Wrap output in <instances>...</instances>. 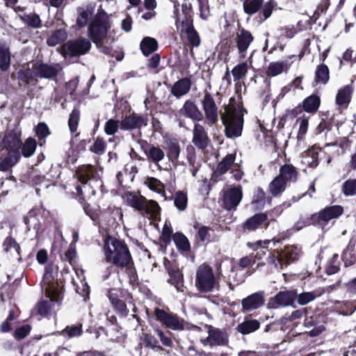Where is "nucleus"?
Returning a JSON list of instances; mask_svg holds the SVG:
<instances>
[{
	"mask_svg": "<svg viewBox=\"0 0 356 356\" xmlns=\"http://www.w3.org/2000/svg\"><path fill=\"white\" fill-rule=\"evenodd\" d=\"M158 49L159 42L154 38L145 36L140 42V50L145 57L154 54Z\"/></svg>",
	"mask_w": 356,
	"mask_h": 356,
	"instance_id": "obj_35",
	"label": "nucleus"
},
{
	"mask_svg": "<svg viewBox=\"0 0 356 356\" xmlns=\"http://www.w3.org/2000/svg\"><path fill=\"white\" fill-rule=\"evenodd\" d=\"M22 146V131L18 127L8 130L1 143V152L21 157L20 147Z\"/></svg>",
	"mask_w": 356,
	"mask_h": 356,
	"instance_id": "obj_10",
	"label": "nucleus"
},
{
	"mask_svg": "<svg viewBox=\"0 0 356 356\" xmlns=\"http://www.w3.org/2000/svg\"><path fill=\"white\" fill-rule=\"evenodd\" d=\"M35 70H33V67L30 68L29 65L26 67H23L17 72V79L19 84L24 86H35L38 83Z\"/></svg>",
	"mask_w": 356,
	"mask_h": 356,
	"instance_id": "obj_28",
	"label": "nucleus"
},
{
	"mask_svg": "<svg viewBox=\"0 0 356 356\" xmlns=\"http://www.w3.org/2000/svg\"><path fill=\"white\" fill-rule=\"evenodd\" d=\"M95 9V3H88L85 7H79L77 9L78 15L76 24L79 29L84 28L91 19L88 27V35L90 40L95 44L97 48L104 54L109 56H115L118 61L124 58V52H116L110 46L104 45V42L106 39L108 33L111 29V21L108 13L102 8L97 10L94 15Z\"/></svg>",
	"mask_w": 356,
	"mask_h": 356,
	"instance_id": "obj_1",
	"label": "nucleus"
},
{
	"mask_svg": "<svg viewBox=\"0 0 356 356\" xmlns=\"http://www.w3.org/2000/svg\"><path fill=\"white\" fill-rule=\"evenodd\" d=\"M321 295V293H319L316 291L303 292L300 294L297 293L296 300L300 305H305L314 300L317 297L320 296Z\"/></svg>",
	"mask_w": 356,
	"mask_h": 356,
	"instance_id": "obj_58",
	"label": "nucleus"
},
{
	"mask_svg": "<svg viewBox=\"0 0 356 356\" xmlns=\"http://www.w3.org/2000/svg\"><path fill=\"white\" fill-rule=\"evenodd\" d=\"M44 213H49V211L46 210L43 204H41L40 207H35L32 208L28 213L24 216L23 221L26 226L28 230L31 229L30 221L31 218H36L38 215H42Z\"/></svg>",
	"mask_w": 356,
	"mask_h": 356,
	"instance_id": "obj_57",
	"label": "nucleus"
},
{
	"mask_svg": "<svg viewBox=\"0 0 356 356\" xmlns=\"http://www.w3.org/2000/svg\"><path fill=\"white\" fill-rule=\"evenodd\" d=\"M3 251L6 253H8L13 248L17 252L19 259L18 260H21L22 257V249L20 245L17 242L15 238L10 234L3 241L2 243Z\"/></svg>",
	"mask_w": 356,
	"mask_h": 356,
	"instance_id": "obj_51",
	"label": "nucleus"
},
{
	"mask_svg": "<svg viewBox=\"0 0 356 356\" xmlns=\"http://www.w3.org/2000/svg\"><path fill=\"white\" fill-rule=\"evenodd\" d=\"M218 284L213 268L207 265H200L196 271L195 286L200 293H209Z\"/></svg>",
	"mask_w": 356,
	"mask_h": 356,
	"instance_id": "obj_9",
	"label": "nucleus"
},
{
	"mask_svg": "<svg viewBox=\"0 0 356 356\" xmlns=\"http://www.w3.org/2000/svg\"><path fill=\"white\" fill-rule=\"evenodd\" d=\"M11 56L9 47L6 44H0V70H8L10 66Z\"/></svg>",
	"mask_w": 356,
	"mask_h": 356,
	"instance_id": "obj_47",
	"label": "nucleus"
},
{
	"mask_svg": "<svg viewBox=\"0 0 356 356\" xmlns=\"http://www.w3.org/2000/svg\"><path fill=\"white\" fill-rule=\"evenodd\" d=\"M248 72V65L246 62L236 65L232 70L234 81H239L245 78Z\"/></svg>",
	"mask_w": 356,
	"mask_h": 356,
	"instance_id": "obj_59",
	"label": "nucleus"
},
{
	"mask_svg": "<svg viewBox=\"0 0 356 356\" xmlns=\"http://www.w3.org/2000/svg\"><path fill=\"white\" fill-rule=\"evenodd\" d=\"M145 184L152 191L161 194L167 200L165 193V186L163 182L155 177H147L145 181Z\"/></svg>",
	"mask_w": 356,
	"mask_h": 356,
	"instance_id": "obj_53",
	"label": "nucleus"
},
{
	"mask_svg": "<svg viewBox=\"0 0 356 356\" xmlns=\"http://www.w3.org/2000/svg\"><path fill=\"white\" fill-rule=\"evenodd\" d=\"M102 216L107 220L108 225L111 227L119 225V222L123 220L122 209L115 206L109 205L108 208L102 212Z\"/></svg>",
	"mask_w": 356,
	"mask_h": 356,
	"instance_id": "obj_32",
	"label": "nucleus"
},
{
	"mask_svg": "<svg viewBox=\"0 0 356 356\" xmlns=\"http://www.w3.org/2000/svg\"><path fill=\"white\" fill-rule=\"evenodd\" d=\"M106 143L104 138L97 137L93 144L90 147L89 150L97 155H102L105 153Z\"/></svg>",
	"mask_w": 356,
	"mask_h": 356,
	"instance_id": "obj_63",
	"label": "nucleus"
},
{
	"mask_svg": "<svg viewBox=\"0 0 356 356\" xmlns=\"http://www.w3.org/2000/svg\"><path fill=\"white\" fill-rule=\"evenodd\" d=\"M191 86L192 82L190 78H181L175 82L172 86L170 93L177 99H180L190 92Z\"/></svg>",
	"mask_w": 356,
	"mask_h": 356,
	"instance_id": "obj_30",
	"label": "nucleus"
},
{
	"mask_svg": "<svg viewBox=\"0 0 356 356\" xmlns=\"http://www.w3.org/2000/svg\"><path fill=\"white\" fill-rule=\"evenodd\" d=\"M344 212L341 205L326 206L318 212L305 218H300L295 224V228L300 230L304 227L314 226L323 229L332 220L339 218Z\"/></svg>",
	"mask_w": 356,
	"mask_h": 356,
	"instance_id": "obj_4",
	"label": "nucleus"
},
{
	"mask_svg": "<svg viewBox=\"0 0 356 356\" xmlns=\"http://www.w3.org/2000/svg\"><path fill=\"white\" fill-rule=\"evenodd\" d=\"M179 113L193 122H200L204 119L203 113L200 110L195 101L192 99H187L184 102L182 108L179 110Z\"/></svg>",
	"mask_w": 356,
	"mask_h": 356,
	"instance_id": "obj_24",
	"label": "nucleus"
},
{
	"mask_svg": "<svg viewBox=\"0 0 356 356\" xmlns=\"http://www.w3.org/2000/svg\"><path fill=\"white\" fill-rule=\"evenodd\" d=\"M236 154H227L222 161L218 163L216 168L211 174V179L213 182H218L220 179L221 176L225 175L230 169L231 166L234 164Z\"/></svg>",
	"mask_w": 356,
	"mask_h": 356,
	"instance_id": "obj_25",
	"label": "nucleus"
},
{
	"mask_svg": "<svg viewBox=\"0 0 356 356\" xmlns=\"http://www.w3.org/2000/svg\"><path fill=\"white\" fill-rule=\"evenodd\" d=\"M338 259L339 254L335 253L327 261L325 269V273L327 275H332L337 273L340 270V263Z\"/></svg>",
	"mask_w": 356,
	"mask_h": 356,
	"instance_id": "obj_61",
	"label": "nucleus"
},
{
	"mask_svg": "<svg viewBox=\"0 0 356 356\" xmlns=\"http://www.w3.org/2000/svg\"><path fill=\"white\" fill-rule=\"evenodd\" d=\"M321 116V120L315 131L316 134H320L323 131H329L332 129L333 126L336 124L334 120L335 115L330 111L322 112Z\"/></svg>",
	"mask_w": 356,
	"mask_h": 356,
	"instance_id": "obj_34",
	"label": "nucleus"
},
{
	"mask_svg": "<svg viewBox=\"0 0 356 356\" xmlns=\"http://www.w3.org/2000/svg\"><path fill=\"white\" fill-rule=\"evenodd\" d=\"M18 17L22 22L33 29L42 27V21L40 16L35 13L23 15L19 14Z\"/></svg>",
	"mask_w": 356,
	"mask_h": 356,
	"instance_id": "obj_52",
	"label": "nucleus"
},
{
	"mask_svg": "<svg viewBox=\"0 0 356 356\" xmlns=\"http://www.w3.org/2000/svg\"><path fill=\"white\" fill-rule=\"evenodd\" d=\"M254 40V37L249 30L243 27L238 29L234 40L240 58L246 57L247 51Z\"/></svg>",
	"mask_w": 356,
	"mask_h": 356,
	"instance_id": "obj_18",
	"label": "nucleus"
},
{
	"mask_svg": "<svg viewBox=\"0 0 356 356\" xmlns=\"http://www.w3.org/2000/svg\"><path fill=\"white\" fill-rule=\"evenodd\" d=\"M243 198L241 186L238 185L227 190L223 195L222 206L227 211L236 210Z\"/></svg>",
	"mask_w": 356,
	"mask_h": 356,
	"instance_id": "obj_20",
	"label": "nucleus"
},
{
	"mask_svg": "<svg viewBox=\"0 0 356 356\" xmlns=\"http://www.w3.org/2000/svg\"><path fill=\"white\" fill-rule=\"evenodd\" d=\"M342 192L346 197L356 195V179H348L342 185Z\"/></svg>",
	"mask_w": 356,
	"mask_h": 356,
	"instance_id": "obj_64",
	"label": "nucleus"
},
{
	"mask_svg": "<svg viewBox=\"0 0 356 356\" xmlns=\"http://www.w3.org/2000/svg\"><path fill=\"white\" fill-rule=\"evenodd\" d=\"M248 113L243 102L238 105H225L220 118L225 127V135L228 138H238L242 135L244 125V115Z\"/></svg>",
	"mask_w": 356,
	"mask_h": 356,
	"instance_id": "obj_3",
	"label": "nucleus"
},
{
	"mask_svg": "<svg viewBox=\"0 0 356 356\" xmlns=\"http://www.w3.org/2000/svg\"><path fill=\"white\" fill-rule=\"evenodd\" d=\"M201 105L204 111V117L210 126L216 124L218 121V107L213 95L207 90H204V96L201 99Z\"/></svg>",
	"mask_w": 356,
	"mask_h": 356,
	"instance_id": "obj_14",
	"label": "nucleus"
},
{
	"mask_svg": "<svg viewBox=\"0 0 356 356\" xmlns=\"http://www.w3.org/2000/svg\"><path fill=\"white\" fill-rule=\"evenodd\" d=\"M309 117L306 116L305 114H302L296 119V124H299L296 136L298 140L301 141L305 138L309 128Z\"/></svg>",
	"mask_w": 356,
	"mask_h": 356,
	"instance_id": "obj_54",
	"label": "nucleus"
},
{
	"mask_svg": "<svg viewBox=\"0 0 356 356\" xmlns=\"http://www.w3.org/2000/svg\"><path fill=\"white\" fill-rule=\"evenodd\" d=\"M107 297L115 312L122 318L128 316L129 310L127 303L134 306L135 312V301L131 293L124 289H110L107 293Z\"/></svg>",
	"mask_w": 356,
	"mask_h": 356,
	"instance_id": "obj_7",
	"label": "nucleus"
},
{
	"mask_svg": "<svg viewBox=\"0 0 356 356\" xmlns=\"http://www.w3.org/2000/svg\"><path fill=\"white\" fill-rule=\"evenodd\" d=\"M74 175L78 183L86 185L89 181L96 179L97 171L91 164L81 165L76 168Z\"/></svg>",
	"mask_w": 356,
	"mask_h": 356,
	"instance_id": "obj_26",
	"label": "nucleus"
},
{
	"mask_svg": "<svg viewBox=\"0 0 356 356\" xmlns=\"http://www.w3.org/2000/svg\"><path fill=\"white\" fill-rule=\"evenodd\" d=\"M291 66V63L284 61L271 62L266 69V74L268 76H276L283 72H287Z\"/></svg>",
	"mask_w": 356,
	"mask_h": 356,
	"instance_id": "obj_42",
	"label": "nucleus"
},
{
	"mask_svg": "<svg viewBox=\"0 0 356 356\" xmlns=\"http://www.w3.org/2000/svg\"><path fill=\"white\" fill-rule=\"evenodd\" d=\"M259 327L260 323L259 321L250 319L246 316L242 323L238 324L236 330L241 334L246 335L257 331Z\"/></svg>",
	"mask_w": 356,
	"mask_h": 356,
	"instance_id": "obj_37",
	"label": "nucleus"
},
{
	"mask_svg": "<svg viewBox=\"0 0 356 356\" xmlns=\"http://www.w3.org/2000/svg\"><path fill=\"white\" fill-rule=\"evenodd\" d=\"M282 264L285 266L296 261L300 257V250L295 245H286L281 249Z\"/></svg>",
	"mask_w": 356,
	"mask_h": 356,
	"instance_id": "obj_36",
	"label": "nucleus"
},
{
	"mask_svg": "<svg viewBox=\"0 0 356 356\" xmlns=\"http://www.w3.org/2000/svg\"><path fill=\"white\" fill-rule=\"evenodd\" d=\"M243 6V10L249 17L259 13L258 18L260 22L268 19L275 8L277 6L275 0H268L266 3L264 0H239Z\"/></svg>",
	"mask_w": 356,
	"mask_h": 356,
	"instance_id": "obj_8",
	"label": "nucleus"
},
{
	"mask_svg": "<svg viewBox=\"0 0 356 356\" xmlns=\"http://www.w3.org/2000/svg\"><path fill=\"white\" fill-rule=\"evenodd\" d=\"M287 183L278 175L270 182L268 191L273 197L280 195L286 188Z\"/></svg>",
	"mask_w": 356,
	"mask_h": 356,
	"instance_id": "obj_40",
	"label": "nucleus"
},
{
	"mask_svg": "<svg viewBox=\"0 0 356 356\" xmlns=\"http://www.w3.org/2000/svg\"><path fill=\"white\" fill-rule=\"evenodd\" d=\"M353 87L351 85H346L339 89L335 99L336 104L341 108H347L352 97Z\"/></svg>",
	"mask_w": 356,
	"mask_h": 356,
	"instance_id": "obj_33",
	"label": "nucleus"
},
{
	"mask_svg": "<svg viewBox=\"0 0 356 356\" xmlns=\"http://www.w3.org/2000/svg\"><path fill=\"white\" fill-rule=\"evenodd\" d=\"M276 220L274 218H268L267 212H259L249 217L243 224V232H253L257 229H267L272 222Z\"/></svg>",
	"mask_w": 356,
	"mask_h": 356,
	"instance_id": "obj_12",
	"label": "nucleus"
},
{
	"mask_svg": "<svg viewBox=\"0 0 356 356\" xmlns=\"http://www.w3.org/2000/svg\"><path fill=\"white\" fill-rule=\"evenodd\" d=\"M80 204L82 206L84 213L92 220L95 225H100V210L92 208L87 202L86 199L81 198Z\"/></svg>",
	"mask_w": 356,
	"mask_h": 356,
	"instance_id": "obj_46",
	"label": "nucleus"
},
{
	"mask_svg": "<svg viewBox=\"0 0 356 356\" xmlns=\"http://www.w3.org/2000/svg\"><path fill=\"white\" fill-rule=\"evenodd\" d=\"M172 240L180 252L185 253L191 251L189 240L182 232H175L172 236Z\"/></svg>",
	"mask_w": 356,
	"mask_h": 356,
	"instance_id": "obj_41",
	"label": "nucleus"
},
{
	"mask_svg": "<svg viewBox=\"0 0 356 356\" xmlns=\"http://www.w3.org/2000/svg\"><path fill=\"white\" fill-rule=\"evenodd\" d=\"M266 202V195L264 189L259 186L254 189L251 200V205L255 210L264 208Z\"/></svg>",
	"mask_w": 356,
	"mask_h": 356,
	"instance_id": "obj_39",
	"label": "nucleus"
},
{
	"mask_svg": "<svg viewBox=\"0 0 356 356\" xmlns=\"http://www.w3.org/2000/svg\"><path fill=\"white\" fill-rule=\"evenodd\" d=\"M267 262L268 264L273 266L275 268H282L284 266L282 264V254L281 250H273L269 252L267 257Z\"/></svg>",
	"mask_w": 356,
	"mask_h": 356,
	"instance_id": "obj_60",
	"label": "nucleus"
},
{
	"mask_svg": "<svg viewBox=\"0 0 356 356\" xmlns=\"http://www.w3.org/2000/svg\"><path fill=\"white\" fill-rule=\"evenodd\" d=\"M57 272L54 273V265L52 262L47 264L41 281V286L45 295L51 302L60 303L63 298V285L56 278Z\"/></svg>",
	"mask_w": 356,
	"mask_h": 356,
	"instance_id": "obj_6",
	"label": "nucleus"
},
{
	"mask_svg": "<svg viewBox=\"0 0 356 356\" xmlns=\"http://www.w3.org/2000/svg\"><path fill=\"white\" fill-rule=\"evenodd\" d=\"M90 49V41L82 37L70 40L63 45L65 54L70 57L85 55Z\"/></svg>",
	"mask_w": 356,
	"mask_h": 356,
	"instance_id": "obj_15",
	"label": "nucleus"
},
{
	"mask_svg": "<svg viewBox=\"0 0 356 356\" xmlns=\"http://www.w3.org/2000/svg\"><path fill=\"white\" fill-rule=\"evenodd\" d=\"M165 311L163 309L156 307L154 310V316L155 319L163 325L173 330H181L184 329V320L172 312Z\"/></svg>",
	"mask_w": 356,
	"mask_h": 356,
	"instance_id": "obj_13",
	"label": "nucleus"
},
{
	"mask_svg": "<svg viewBox=\"0 0 356 356\" xmlns=\"http://www.w3.org/2000/svg\"><path fill=\"white\" fill-rule=\"evenodd\" d=\"M126 204L137 211L143 217L154 220L160 214L159 204L152 200H148L143 195H137L134 192H126L123 195Z\"/></svg>",
	"mask_w": 356,
	"mask_h": 356,
	"instance_id": "obj_5",
	"label": "nucleus"
},
{
	"mask_svg": "<svg viewBox=\"0 0 356 356\" xmlns=\"http://www.w3.org/2000/svg\"><path fill=\"white\" fill-rule=\"evenodd\" d=\"M124 268L125 272L129 277V284L131 286L133 289H135L137 286H138L140 282L138 280L137 270L134 266V263L133 264H131L128 267H125Z\"/></svg>",
	"mask_w": 356,
	"mask_h": 356,
	"instance_id": "obj_62",
	"label": "nucleus"
},
{
	"mask_svg": "<svg viewBox=\"0 0 356 356\" xmlns=\"http://www.w3.org/2000/svg\"><path fill=\"white\" fill-rule=\"evenodd\" d=\"M21 157L15 155L6 154V155L0 159V171L3 172H8L19 161Z\"/></svg>",
	"mask_w": 356,
	"mask_h": 356,
	"instance_id": "obj_49",
	"label": "nucleus"
},
{
	"mask_svg": "<svg viewBox=\"0 0 356 356\" xmlns=\"http://www.w3.org/2000/svg\"><path fill=\"white\" fill-rule=\"evenodd\" d=\"M265 303L263 292H256L243 298L241 301L242 311L250 312L262 307Z\"/></svg>",
	"mask_w": 356,
	"mask_h": 356,
	"instance_id": "obj_27",
	"label": "nucleus"
},
{
	"mask_svg": "<svg viewBox=\"0 0 356 356\" xmlns=\"http://www.w3.org/2000/svg\"><path fill=\"white\" fill-rule=\"evenodd\" d=\"M80 118L81 111L78 104L73 108L68 119V127L71 133H74L77 130Z\"/></svg>",
	"mask_w": 356,
	"mask_h": 356,
	"instance_id": "obj_56",
	"label": "nucleus"
},
{
	"mask_svg": "<svg viewBox=\"0 0 356 356\" xmlns=\"http://www.w3.org/2000/svg\"><path fill=\"white\" fill-rule=\"evenodd\" d=\"M208 341L211 346H227L229 334L225 330L211 327L208 331Z\"/></svg>",
	"mask_w": 356,
	"mask_h": 356,
	"instance_id": "obj_29",
	"label": "nucleus"
},
{
	"mask_svg": "<svg viewBox=\"0 0 356 356\" xmlns=\"http://www.w3.org/2000/svg\"><path fill=\"white\" fill-rule=\"evenodd\" d=\"M103 249L106 261L118 268L124 269L134 262L129 247L123 240L108 235Z\"/></svg>",
	"mask_w": 356,
	"mask_h": 356,
	"instance_id": "obj_2",
	"label": "nucleus"
},
{
	"mask_svg": "<svg viewBox=\"0 0 356 356\" xmlns=\"http://www.w3.org/2000/svg\"><path fill=\"white\" fill-rule=\"evenodd\" d=\"M148 118L143 115L131 113L125 116L120 122V128L123 131L138 130L137 138L141 137L140 129L147 125Z\"/></svg>",
	"mask_w": 356,
	"mask_h": 356,
	"instance_id": "obj_16",
	"label": "nucleus"
},
{
	"mask_svg": "<svg viewBox=\"0 0 356 356\" xmlns=\"http://www.w3.org/2000/svg\"><path fill=\"white\" fill-rule=\"evenodd\" d=\"M38 143L33 137H29L26 138L23 143L22 142V146L20 147V154L24 158H29L32 156L35 152L37 145Z\"/></svg>",
	"mask_w": 356,
	"mask_h": 356,
	"instance_id": "obj_45",
	"label": "nucleus"
},
{
	"mask_svg": "<svg viewBox=\"0 0 356 356\" xmlns=\"http://www.w3.org/2000/svg\"><path fill=\"white\" fill-rule=\"evenodd\" d=\"M297 298V289H291L279 291L274 297L270 298L268 304L273 308L278 307L293 306Z\"/></svg>",
	"mask_w": 356,
	"mask_h": 356,
	"instance_id": "obj_19",
	"label": "nucleus"
},
{
	"mask_svg": "<svg viewBox=\"0 0 356 356\" xmlns=\"http://www.w3.org/2000/svg\"><path fill=\"white\" fill-rule=\"evenodd\" d=\"M278 175L287 184L296 183L300 177L298 169L291 163H285L280 168Z\"/></svg>",
	"mask_w": 356,
	"mask_h": 356,
	"instance_id": "obj_31",
	"label": "nucleus"
},
{
	"mask_svg": "<svg viewBox=\"0 0 356 356\" xmlns=\"http://www.w3.org/2000/svg\"><path fill=\"white\" fill-rule=\"evenodd\" d=\"M180 152L181 147L178 141L175 139L170 140L167 146V156L169 161L172 163L177 162Z\"/></svg>",
	"mask_w": 356,
	"mask_h": 356,
	"instance_id": "obj_50",
	"label": "nucleus"
},
{
	"mask_svg": "<svg viewBox=\"0 0 356 356\" xmlns=\"http://www.w3.org/2000/svg\"><path fill=\"white\" fill-rule=\"evenodd\" d=\"M67 38V33L65 29H56L48 37L47 44L49 47H55L64 42Z\"/></svg>",
	"mask_w": 356,
	"mask_h": 356,
	"instance_id": "obj_48",
	"label": "nucleus"
},
{
	"mask_svg": "<svg viewBox=\"0 0 356 356\" xmlns=\"http://www.w3.org/2000/svg\"><path fill=\"white\" fill-rule=\"evenodd\" d=\"M33 70H35L38 79H54L57 77L60 69L58 65L38 60L33 63Z\"/></svg>",
	"mask_w": 356,
	"mask_h": 356,
	"instance_id": "obj_22",
	"label": "nucleus"
},
{
	"mask_svg": "<svg viewBox=\"0 0 356 356\" xmlns=\"http://www.w3.org/2000/svg\"><path fill=\"white\" fill-rule=\"evenodd\" d=\"M193 228L197 230L193 243L195 248H198L204 243L208 244L218 241V237L217 236L211 238L209 231L211 230V228L210 227L202 225L198 222H195L193 225Z\"/></svg>",
	"mask_w": 356,
	"mask_h": 356,
	"instance_id": "obj_21",
	"label": "nucleus"
},
{
	"mask_svg": "<svg viewBox=\"0 0 356 356\" xmlns=\"http://www.w3.org/2000/svg\"><path fill=\"white\" fill-rule=\"evenodd\" d=\"M192 143L200 150H205L209 143L210 138L205 128L200 124L195 123L193 129Z\"/></svg>",
	"mask_w": 356,
	"mask_h": 356,
	"instance_id": "obj_23",
	"label": "nucleus"
},
{
	"mask_svg": "<svg viewBox=\"0 0 356 356\" xmlns=\"http://www.w3.org/2000/svg\"><path fill=\"white\" fill-rule=\"evenodd\" d=\"M164 267L170 277L168 282L173 285L178 291L184 292V275L178 264L169 260L164 261Z\"/></svg>",
	"mask_w": 356,
	"mask_h": 356,
	"instance_id": "obj_17",
	"label": "nucleus"
},
{
	"mask_svg": "<svg viewBox=\"0 0 356 356\" xmlns=\"http://www.w3.org/2000/svg\"><path fill=\"white\" fill-rule=\"evenodd\" d=\"M330 80V70L325 64L317 65L315 71L314 81L316 84L326 85Z\"/></svg>",
	"mask_w": 356,
	"mask_h": 356,
	"instance_id": "obj_43",
	"label": "nucleus"
},
{
	"mask_svg": "<svg viewBox=\"0 0 356 356\" xmlns=\"http://www.w3.org/2000/svg\"><path fill=\"white\" fill-rule=\"evenodd\" d=\"M174 204L179 211H184L188 207V195L187 193L184 191H177L175 192L174 197Z\"/></svg>",
	"mask_w": 356,
	"mask_h": 356,
	"instance_id": "obj_55",
	"label": "nucleus"
},
{
	"mask_svg": "<svg viewBox=\"0 0 356 356\" xmlns=\"http://www.w3.org/2000/svg\"><path fill=\"white\" fill-rule=\"evenodd\" d=\"M35 135L38 138L39 146L42 147L46 143L47 138L51 134L47 124L44 122H39L34 127Z\"/></svg>",
	"mask_w": 356,
	"mask_h": 356,
	"instance_id": "obj_44",
	"label": "nucleus"
},
{
	"mask_svg": "<svg viewBox=\"0 0 356 356\" xmlns=\"http://www.w3.org/2000/svg\"><path fill=\"white\" fill-rule=\"evenodd\" d=\"M321 153L323 154V158L326 159L327 165H329L332 160V156L325 152L318 144L312 145L302 153V163L309 168H316L319 164Z\"/></svg>",
	"mask_w": 356,
	"mask_h": 356,
	"instance_id": "obj_11",
	"label": "nucleus"
},
{
	"mask_svg": "<svg viewBox=\"0 0 356 356\" xmlns=\"http://www.w3.org/2000/svg\"><path fill=\"white\" fill-rule=\"evenodd\" d=\"M305 112L309 114H314L318 110L321 105V98L317 94H312L308 96L301 103Z\"/></svg>",
	"mask_w": 356,
	"mask_h": 356,
	"instance_id": "obj_38",
	"label": "nucleus"
}]
</instances>
